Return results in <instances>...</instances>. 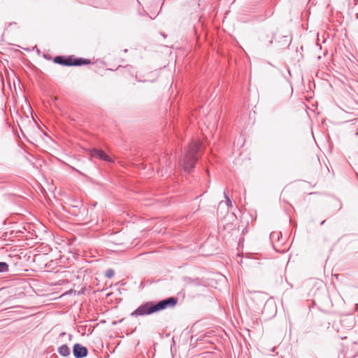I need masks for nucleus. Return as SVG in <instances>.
<instances>
[{
    "label": "nucleus",
    "mask_w": 358,
    "mask_h": 358,
    "mask_svg": "<svg viewBox=\"0 0 358 358\" xmlns=\"http://www.w3.org/2000/svg\"><path fill=\"white\" fill-rule=\"evenodd\" d=\"M178 302L175 297H169L156 303L148 301L144 303L131 313L132 317L145 316L166 309L168 307H174Z\"/></svg>",
    "instance_id": "nucleus-1"
},
{
    "label": "nucleus",
    "mask_w": 358,
    "mask_h": 358,
    "mask_svg": "<svg viewBox=\"0 0 358 358\" xmlns=\"http://www.w3.org/2000/svg\"><path fill=\"white\" fill-rule=\"evenodd\" d=\"M199 150V145L195 142L189 143L188 150L185 153L183 161V169L185 171L189 172L194 166L198 160L196 153Z\"/></svg>",
    "instance_id": "nucleus-2"
},
{
    "label": "nucleus",
    "mask_w": 358,
    "mask_h": 358,
    "mask_svg": "<svg viewBox=\"0 0 358 358\" xmlns=\"http://www.w3.org/2000/svg\"><path fill=\"white\" fill-rule=\"evenodd\" d=\"M87 349L79 343L73 345V353L76 358H83L87 355Z\"/></svg>",
    "instance_id": "nucleus-3"
},
{
    "label": "nucleus",
    "mask_w": 358,
    "mask_h": 358,
    "mask_svg": "<svg viewBox=\"0 0 358 358\" xmlns=\"http://www.w3.org/2000/svg\"><path fill=\"white\" fill-rule=\"evenodd\" d=\"M90 155L92 157L98 158L106 162L112 161L111 158L101 150L92 149L90 150Z\"/></svg>",
    "instance_id": "nucleus-4"
},
{
    "label": "nucleus",
    "mask_w": 358,
    "mask_h": 358,
    "mask_svg": "<svg viewBox=\"0 0 358 358\" xmlns=\"http://www.w3.org/2000/svg\"><path fill=\"white\" fill-rule=\"evenodd\" d=\"M54 62L56 64H59L64 66H71L72 57H65L63 56H57L54 59Z\"/></svg>",
    "instance_id": "nucleus-5"
},
{
    "label": "nucleus",
    "mask_w": 358,
    "mask_h": 358,
    "mask_svg": "<svg viewBox=\"0 0 358 358\" xmlns=\"http://www.w3.org/2000/svg\"><path fill=\"white\" fill-rule=\"evenodd\" d=\"M90 63V61L88 59H83V58H73L71 66H80L83 64H88Z\"/></svg>",
    "instance_id": "nucleus-6"
},
{
    "label": "nucleus",
    "mask_w": 358,
    "mask_h": 358,
    "mask_svg": "<svg viewBox=\"0 0 358 358\" xmlns=\"http://www.w3.org/2000/svg\"><path fill=\"white\" fill-rule=\"evenodd\" d=\"M58 352L64 357H67L70 355V349L67 345L64 344L58 348Z\"/></svg>",
    "instance_id": "nucleus-7"
},
{
    "label": "nucleus",
    "mask_w": 358,
    "mask_h": 358,
    "mask_svg": "<svg viewBox=\"0 0 358 358\" xmlns=\"http://www.w3.org/2000/svg\"><path fill=\"white\" fill-rule=\"evenodd\" d=\"M8 271V265L6 262H0V273Z\"/></svg>",
    "instance_id": "nucleus-8"
},
{
    "label": "nucleus",
    "mask_w": 358,
    "mask_h": 358,
    "mask_svg": "<svg viewBox=\"0 0 358 358\" xmlns=\"http://www.w3.org/2000/svg\"><path fill=\"white\" fill-rule=\"evenodd\" d=\"M280 233L273 231L270 234V238L273 241H279Z\"/></svg>",
    "instance_id": "nucleus-9"
},
{
    "label": "nucleus",
    "mask_w": 358,
    "mask_h": 358,
    "mask_svg": "<svg viewBox=\"0 0 358 358\" xmlns=\"http://www.w3.org/2000/svg\"><path fill=\"white\" fill-rule=\"evenodd\" d=\"M115 272L113 269H108L106 271V276L108 278H111L114 276Z\"/></svg>",
    "instance_id": "nucleus-10"
},
{
    "label": "nucleus",
    "mask_w": 358,
    "mask_h": 358,
    "mask_svg": "<svg viewBox=\"0 0 358 358\" xmlns=\"http://www.w3.org/2000/svg\"><path fill=\"white\" fill-rule=\"evenodd\" d=\"M224 196L226 198V202H227V204L229 206H231V199L226 195V194L224 193Z\"/></svg>",
    "instance_id": "nucleus-11"
},
{
    "label": "nucleus",
    "mask_w": 358,
    "mask_h": 358,
    "mask_svg": "<svg viewBox=\"0 0 358 358\" xmlns=\"http://www.w3.org/2000/svg\"><path fill=\"white\" fill-rule=\"evenodd\" d=\"M324 223V221H322V222H321V225H322Z\"/></svg>",
    "instance_id": "nucleus-12"
},
{
    "label": "nucleus",
    "mask_w": 358,
    "mask_h": 358,
    "mask_svg": "<svg viewBox=\"0 0 358 358\" xmlns=\"http://www.w3.org/2000/svg\"><path fill=\"white\" fill-rule=\"evenodd\" d=\"M272 351L274 352L275 351V348H272Z\"/></svg>",
    "instance_id": "nucleus-13"
}]
</instances>
